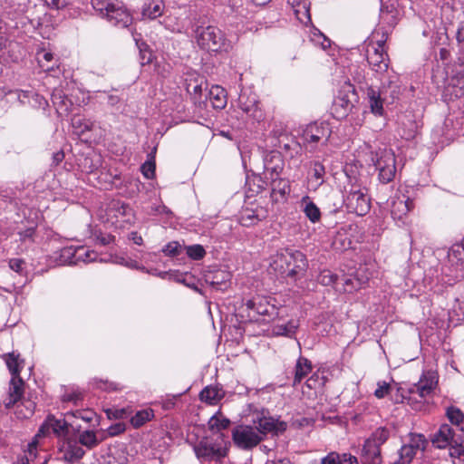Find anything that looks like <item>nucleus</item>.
<instances>
[{"label":"nucleus","mask_w":464,"mask_h":464,"mask_svg":"<svg viewBox=\"0 0 464 464\" xmlns=\"http://www.w3.org/2000/svg\"><path fill=\"white\" fill-rule=\"evenodd\" d=\"M331 136L329 125L326 122L314 121L304 126L301 138L305 146L314 149L320 140L326 142Z\"/></svg>","instance_id":"1a4fd4ad"},{"label":"nucleus","mask_w":464,"mask_h":464,"mask_svg":"<svg viewBox=\"0 0 464 464\" xmlns=\"http://www.w3.org/2000/svg\"><path fill=\"white\" fill-rule=\"evenodd\" d=\"M84 454V450L75 441H69L64 449V459L72 462L81 459Z\"/></svg>","instance_id":"c9c22d12"},{"label":"nucleus","mask_w":464,"mask_h":464,"mask_svg":"<svg viewBox=\"0 0 464 464\" xmlns=\"http://www.w3.org/2000/svg\"><path fill=\"white\" fill-rule=\"evenodd\" d=\"M428 444L424 435L418 433H410V440L407 445L411 447L414 451L424 450Z\"/></svg>","instance_id":"09e8293b"},{"label":"nucleus","mask_w":464,"mask_h":464,"mask_svg":"<svg viewBox=\"0 0 464 464\" xmlns=\"http://www.w3.org/2000/svg\"><path fill=\"white\" fill-rule=\"evenodd\" d=\"M72 127L74 132L79 135H84L93 128V121L81 115H74L71 120Z\"/></svg>","instance_id":"473e14b6"},{"label":"nucleus","mask_w":464,"mask_h":464,"mask_svg":"<svg viewBox=\"0 0 464 464\" xmlns=\"http://www.w3.org/2000/svg\"><path fill=\"white\" fill-rule=\"evenodd\" d=\"M66 429L67 426L64 420H58L53 416H49L44 424L40 427L33 440H36L38 442V438L46 436L49 434L51 430L54 434L60 435Z\"/></svg>","instance_id":"6ab92c4d"},{"label":"nucleus","mask_w":464,"mask_h":464,"mask_svg":"<svg viewBox=\"0 0 464 464\" xmlns=\"http://www.w3.org/2000/svg\"><path fill=\"white\" fill-rule=\"evenodd\" d=\"M194 451L198 459L205 461L219 460L227 454V450L217 443H210L208 440H200L194 446Z\"/></svg>","instance_id":"f8f14e48"},{"label":"nucleus","mask_w":464,"mask_h":464,"mask_svg":"<svg viewBox=\"0 0 464 464\" xmlns=\"http://www.w3.org/2000/svg\"><path fill=\"white\" fill-rule=\"evenodd\" d=\"M302 210L305 217L312 222L317 223L321 219L320 208L310 199L308 196H304L301 200Z\"/></svg>","instance_id":"cd10ccee"},{"label":"nucleus","mask_w":464,"mask_h":464,"mask_svg":"<svg viewBox=\"0 0 464 464\" xmlns=\"http://www.w3.org/2000/svg\"><path fill=\"white\" fill-rule=\"evenodd\" d=\"M327 455L328 459L325 461L328 464H359L357 457L348 452L331 451Z\"/></svg>","instance_id":"72a5a7b5"},{"label":"nucleus","mask_w":464,"mask_h":464,"mask_svg":"<svg viewBox=\"0 0 464 464\" xmlns=\"http://www.w3.org/2000/svg\"><path fill=\"white\" fill-rule=\"evenodd\" d=\"M357 98L354 86L350 82H344L334 100L332 109L334 116L338 119L346 117L353 108Z\"/></svg>","instance_id":"39448f33"},{"label":"nucleus","mask_w":464,"mask_h":464,"mask_svg":"<svg viewBox=\"0 0 464 464\" xmlns=\"http://www.w3.org/2000/svg\"><path fill=\"white\" fill-rule=\"evenodd\" d=\"M274 269L282 276L296 279L307 267V259L299 250L285 249L276 256Z\"/></svg>","instance_id":"7ed1b4c3"},{"label":"nucleus","mask_w":464,"mask_h":464,"mask_svg":"<svg viewBox=\"0 0 464 464\" xmlns=\"http://www.w3.org/2000/svg\"><path fill=\"white\" fill-rule=\"evenodd\" d=\"M165 4L162 0H149L141 9L143 18L154 20L163 14Z\"/></svg>","instance_id":"5701e85b"},{"label":"nucleus","mask_w":464,"mask_h":464,"mask_svg":"<svg viewBox=\"0 0 464 464\" xmlns=\"http://www.w3.org/2000/svg\"><path fill=\"white\" fill-rule=\"evenodd\" d=\"M105 17L110 24L120 28H126L132 23V16L121 4H113Z\"/></svg>","instance_id":"2eb2a0df"},{"label":"nucleus","mask_w":464,"mask_h":464,"mask_svg":"<svg viewBox=\"0 0 464 464\" xmlns=\"http://www.w3.org/2000/svg\"><path fill=\"white\" fill-rule=\"evenodd\" d=\"M231 275L226 271H217L211 276H208L207 283L217 290L225 291L229 286Z\"/></svg>","instance_id":"a878e982"},{"label":"nucleus","mask_w":464,"mask_h":464,"mask_svg":"<svg viewBox=\"0 0 464 464\" xmlns=\"http://www.w3.org/2000/svg\"><path fill=\"white\" fill-rule=\"evenodd\" d=\"M455 37L459 44L464 43V22L458 24Z\"/></svg>","instance_id":"774afa93"},{"label":"nucleus","mask_w":464,"mask_h":464,"mask_svg":"<svg viewBox=\"0 0 464 464\" xmlns=\"http://www.w3.org/2000/svg\"><path fill=\"white\" fill-rule=\"evenodd\" d=\"M209 100L215 109H223L227 105V92L222 87L212 86L208 92Z\"/></svg>","instance_id":"7c9ffc66"},{"label":"nucleus","mask_w":464,"mask_h":464,"mask_svg":"<svg viewBox=\"0 0 464 464\" xmlns=\"http://www.w3.org/2000/svg\"><path fill=\"white\" fill-rule=\"evenodd\" d=\"M313 364L307 358L299 356L294 368L293 386H296L312 372Z\"/></svg>","instance_id":"4be33fe9"},{"label":"nucleus","mask_w":464,"mask_h":464,"mask_svg":"<svg viewBox=\"0 0 464 464\" xmlns=\"http://www.w3.org/2000/svg\"><path fill=\"white\" fill-rule=\"evenodd\" d=\"M373 164L378 170L379 180L387 184L391 182L396 173V159L392 150H381L376 152V158L372 159Z\"/></svg>","instance_id":"423d86ee"},{"label":"nucleus","mask_w":464,"mask_h":464,"mask_svg":"<svg viewBox=\"0 0 464 464\" xmlns=\"http://www.w3.org/2000/svg\"><path fill=\"white\" fill-rule=\"evenodd\" d=\"M141 172L147 179H151L155 174V162L148 160L141 166Z\"/></svg>","instance_id":"bf43d9fd"},{"label":"nucleus","mask_w":464,"mask_h":464,"mask_svg":"<svg viewBox=\"0 0 464 464\" xmlns=\"http://www.w3.org/2000/svg\"><path fill=\"white\" fill-rule=\"evenodd\" d=\"M285 166V161L279 153H272L265 159V172L269 179L279 178Z\"/></svg>","instance_id":"aec40b11"},{"label":"nucleus","mask_w":464,"mask_h":464,"mask_svg":"<svg viewBox=\"0 0 464 464\" xmlns=\"http://www.w3.org/2000/svg\"><path fill=\"white\" fill-rule=\"evenodd\" d=\"M239 108L246 115L253 121V122H261L265 120V112L260 107V102L257 101L256 94L251 93L246 95L241 93L238 98Z\"/></svg>","instance_id":"9d476101"},{"label":"nucleus","mask_w":464,"mask_h":464,"mask_svg":"<svg viewBox=\"0 0 464 464\" xmlns=\"http://www.w3.org/2000/svg\"><path fill=\"white\" fill-rule=\"evenodd\" d=\"M79 443L87 447L88 449H92L99 444V440H97L96 434L92 430H85L82 432L79 436Z\"/></svg>","instance_id":"8fccbe9b"},{"label":"nucleus","mask_w":464,"mask_h":464,"mask_svg":"<svg viewBox=\"0 0 464 464\" xmlns=\"http://www.w3.org/2000/svg\"><path fill=\"white\" fill-rule=\"evenodd\" d=\"M380 17L382 21H386L391 25H393L396 23L395 15L393 14H392L391 12H389L388 10H386L383 5L381 8Z\"/></svg>","instance_id":"0e129e2a"},{"label":"nucleus","mask_w":464,"mask_h":464,"mask_svg":"<svg viewBox=\"0 0 464 464\" xmlns=\"http://www.w3.org/2000/svg\"><path fill=\"white\" fill-rule=\"evenodd\" d=\"M245 305L248 311L247 315L249 317L258 314L264 316V320L266 321L281 319L283 318V312H285L283 306H276V299L271 296H255L247 300Z\"/></svg>","instance_id":"20e7f679"},{"label":"nucleus","mask_w":464,"mask_h":464,"mask_svg":"<svg viewBox=\"0 0 464 464\" xmlns=\"http://www.w3.org/2000/svg\"><path fill=\"white\" fill-rule=\"evenodd\" d=\"M448 258L451 265H459L464 262V241L454 244L450 248Z\"/></svg>","instance_id":"a19ab883"},{"label":"nucleus","mask_w":464,"mask_h":464,"mask_svg":"<svg viewBox=\"0 0 464 464\" xmlns=\"http://www.w3.org/2000/svg\"><path fill=\"white\" fill-rule=\"evenodd\" d=\"M381 94L382 93L380 91H376L372 87H369L367 90L371 111L377 116H382L384 112L383 99L381 97Z\"/></svg>","instance_id":"bb28decb"},{"label":"nucleus","mask_w":464,"mask_h":464,"mask_svg":"<svg viewBox=\"0 0 464 464\" xmlns=\"http://www.w3.org/2000/svg\"><path fill=\"white\" fill-rule=\"evenodd\" d=\"M47 5L53 9H63L66 7L71 0H45Z\"/></svg>","instance_id":"69168bd1"},{"label":"nucleus","mask_w":464,"mask_h":464,"mask_svg":"<svg viewBox=\"0 0 464 464\" xmlns=\"http://www.w3.org/2000/svg\"><path fill=\"white\" fill-rule=\"evenodd\" d=\"M193 34L198 46L207 52L227 53L233 47L226 34L215 25H196Z\"/></svg>","instance_id":"f257e3e1"},{"label":"nucleus","mask_w":464,"mask_h":464,"mask_svg":"<svg viewBox=\"0 0 464 464\" xmlns=\"http://www.w3.org/2000/svg\"><path fill=\"white\" fill-rule=\"evenodd\" d=\"M344 205L347 210L358 216L366 215L370 208V198L366 194V189L360 185H352L344 199Z\"/></svg>","instance_id":"0eeeda50"},{"label":"nucleus","mask_w":464,"mask_h":464,"mask_svg":"<svg viewBox=\"0 0 464 464\" xmlns=\"http://www.w3.org/2000/svg\"><path fill=\"white\" fill-rule=\"evenodd\" d=\"M417 452L404 444L401 447L397 453V459L392 461L393 464H410L415 458Z\"/></svg>","instance_id":"ea45409f"},{"label":"nucleus","mask_w":464,"mask_h":464,"mask_svg":"<svg viewBox=\"0 0 464 464\" xmlns=\"http://www.w3.org/2000/svg\"><path fill=\"white\" fill-rule=\"evenodd\" d=\"M37 445L38 442L36 440H32L28 444V449L24 452V455L21 457L15 464H34L37 458ZM47 460V457L44 456L43 461L40 464H46Z\"/></svg>","instance_id":"f704fd0d"},{"label":"nucleus","mask_w":464,"mask_h":464,"mask_svg":"<svg viewBox=\"0 0 464 464\" xmlns=\"http://www.w3.org/2000/svg\"><path fill=\"white\" fill-rule=\"evenodd\" d=\"M230 425V420L224 417L220 412L213 415L208 420L209 430L212 431H221Z\"/></svg>","instance_id":"37998d69"},{"label":"nucleus","mask_w":464,"mask_h":464,"mask_svg":"<svg viewBox=\"0 0 464 464\" xmlns=\"http://www.w3.org/2000/svg\"><path fill=\"white\" fill-rule=\"evenodd\" d=\"M446 416L451 424L460 427V430H464L462 426L464 420V413L459 408L454 406L447 408Z\"/></svg>","instance_id":"49530a36"},{"label":"nucleus","mask_w":464,"mask_h":464,"mask_svg":"<svg viewBox=\"0 0 464 464\" xmlns=\"http://www.w3.org/2000/svg\"><path fill=\"white\" fill-rule=\"evenodd\" d=\"M450 456L452 459H460L462 456H464V446L462 444L452 443L451 446H450Z\"/></svg>","instance_id":"052dcab7"},{"label":"nucleus","mask_w":464,"mask_h":464,"mask_svg":"<svg viewBox=\"0 0 464 464\" xmlns=\"http://www.w3.org/2000/svg\"><path fill=\"white\" fill-rule=\"evenodd\" d=\"M291 192L290 181L282 178L271 179V194L272 202L280 203L287 199V196Z\"/></svg>","instance_id":"a211bd4d"},{"label":"nucleus","mask_w":464,"mask_h":464,"mask_svg":"<svg viewBox=\"0 0 464 464\" xmlns=\"http://www.w3.org/2000/svg\"><path fill=\"white\" fill-rule=\"evenodd\" d=\"M125 429H126V426L124 423L118 422V423L111 425L107 429V432L110 436L113 437V436H117L119 434L123 433L125 431Z\"/></svg>","instance_id":"e2e57ef3"},{"label":"nucleus","mask_w":464,"mask_h":464,"mask_svg":"<svg viewBox=\"0 0 464 464\" xmlns=\"http://www.w3.org/2000/svg\"><path fill=\"white\" fill-rule=\"evenodd\" d=\"M397 82H398L397 76L390 77L387 82H384L382 83L380 92L382 94H385L388 92H390V96L392 97V100L397 99L401 93V88L397 84Z\"/></svg>","instance_id":"79ce46f5"},{"label":"nucleus","mask_w":464,"mask_h":464,"mask_svg":"<svg viewBox=\"0 0 464 464\" xmlns=\"http://www.w3.org/2000/svg\"><path fill=\"white\" fill-rule=\"evenodd\" d=\"M154 418V411L152 409H144L138 411L131 418L130 424L134 428H140L146 422L151 420Z\"/></svg>","instance_id":"58836bf2"},{"label":"nucleus","mask_w":464,"mask_h":464,"mask_svg":"<svg viewBox=\"0 0 464 464\" xmlns=\"http://www.w3.org/2000/svg\"><path fill=\"white\" fill-rule=\"evenodd\" d=\"M61 256L66 259L70 264L76 265L79 262L89 263L94 261L97 257V254L82 246H70L62 249Z\"/></svg>","instance_id":"ddd939ff"},{"label":"nucleus","mask_w":464,"mask_h":464,"mask_svg":"<svg viewBox=\"0 0 464 464\" xmlns=\"http://www.w3.org/2000/svg\"><path fill=\"white\" fill-rule=\"evenodd\" d=\"M311 178L316 181V188L324 182L325 168L320 161H313L310 164Z\"/></svg>","instance_id":"c03bdc74"},{"label":"nucleus","mask_w":464,"mask_h":464,"mask_svg":"<svg viewBox=\"0 0 464 464\" xmlns=\"http://www.w3.org/2000/svg\"><path fill=\"white\" fill-rule=\"evenodd\" d=\"M361 458L364 464H382L381 448L365 440L362 449Z\"/></svg>","instance_id":"412c9836"},{"label":"nucleus","mask_w":464,"mask_h":464,"mask_svg":"<svg viewBox=\"0 0 464 464\" xmlns=\"http://www.w3.org/2000/svg\"><path fill=\"white\" fill-rule=\"evenodd\" d=\"M114 3L107 2L105 0H92V5L93 8L100 12L102 16L105 17V14L108 13V10L111 9Z\"/></svg>","instance_id":"6e6d98bb"},{"label":"nucleus","mask_w":464,"mask_h":464,"mask_svg":"<svg viewBox=\"0 0 464 464\" xmlns=\"http://www.w3.org/2000/svg\"><path fill=\"white\" fill-rule=\"evenodd\" d=\"M254 426L262 434V440L266 434L280 435L287 429V423L273 417L263 416L254 420Z\"/></svg>","instance_id":"4468645a"},{"label":"nucleus","mask_w":464,"mask_h":464,"mask_svg":"<svg viewBox=\"0 0 464 464\" xmlns=\"http://www.w3.org/2000/svg\"><path fill=\"white\" fill-rule=\"evenodd\" d=\"M83 392L78 388H72L66 390L62 396V401L64 402H72L74 405H78L80 401L83 400Z\"/></svg>","instance_id":"de8ad7c7"},{"label":"nucleus","mask_w":464,"mask_h":464,"mask_svg":"<svg viewBox=\"0 0 464 464\" xmlns=\"http://www.w3.org/2000/svg\"><path fill=\"white\" fill-rule=\"evenodd\" d=\"M202 79L191 78L186 81V90L195 104L202 102Z\"/></svg>","instance_id":"c756f323"},{"label":"nucleus","mask_w":464,"mask_h":464,"mask_svg":"<svg viewBox=\"0 0 464 464\" xmlns=\"http://www.w3.org/2000/svg\"><path fill=\"white\" fill-rule=\"evenodd\" d=\"M436 382L433 378H428L427 376H423L420 379L418 383L414 385V391L421 397L425 398L428 396L432 390L434 389Z\"/></svg>","instance_id":"e433bc0d"},{"label":"nucleus","mask_w":464,"mask_h":464,"mask_svg":"<svg viewBox=\"0 0 464 464\" xmlns=\"http://www.w3.org/2000/svg\"><path fill=\"white\" fill-rule=\"evenodd\" d=\"M75 418L82 419L85 422H91L96 417V413L91 410H77L72 413Z\"/></svg>","instance_id":"4d7b16f0"},{"label":"nucleus","mask_w":464,"mask_h":464,"mask_svg":"<svg viewBox=\"0 0 464 464\" xmlns=\"http://www.w3.org/2000/svg\"><path fill=\"white\" fill-rule=\"evenodd\" d=\"M162 252L167 256H177L181 253V246L178 241H171L162 248Z\"/></svg>","instance_id":"864d4df0"},{"label":"nucleus","mask_w":464,"mask_h":464,"mask_svg":"<svg viewBox=\"0 0 464 464\" xmlns=\"http://www.w3.org/2000/svg\"><path fill=\"white\" fill-rule=\"evenodd\" d=\"M24 261L19 258H13L9 261V266L12 270L19 273L23 269Z\"/></svg>","instance_id":"338daca9"},{"label":"nucleus","mask_w":464,"mask_h":464,"mask_svg":"<svg viewBox=\"0 0 464 464\" xmlns=\"http://www.w3.org/2000/svg\"><path fill=\"white\" fill-rule=\"evenodd\" d=\"M52 101L56 107L57 112L63 116L68 115L70 112V107L72 106L71 102L63 94V92L56 90L52 94Z\"/></svg>","instance_id":"2f4dec72"},{"label":"nucleus","mask_w":464,"mask_h":464,"mask_svg":"<svg viewBox=\"0 0 464 464\" xmlns=\"http://www.w3.org/2000/svg\"><path fill=\"white\" fill-rule=\"evenodd\" d=\"M232 440L241 450H252L263 440L262 434L253 425H237L232 430Z\"/></svg>","instance_id":"6e6552de"},{"label":"nucleus","mask_w":464,"mask_h":464,"mask_svg":"<svg viewBox=\"0 0 464 464\" xmlns=\"http://www.w3.org/2000/svg\"><path fill=\"white\" fill-rule=\"evenodd\" d=\"M268 211L266 208L256 202L245 206L240 211L239 223L244 227H252L266 219Z\"/></svg>","instance_id":"9b49d317"},{"label":"nucleus","mask_w":464,"mask_h":464,"mask_svg":"<svg viewBox=\"0 0 464 464\" xmlns=\"http://www.w3.org/2000/svg\"><path fill=\"white\" fill-rule=\"evenodd\" d=\"M24 382L20 376L12 377L9 387V399L5 402L6 408L13 407L23 395Z\"/></svg>","instance_id":"b1692460"},{"label":"nucleus","mask_w":464,"mask_h":464,"mask_svg":"<svg viewBox=\"0 0 464 464\" xmlns=\"http://www.w3.org/2000/svg\"><path fill=\"white\" fill-rule=\"evenodd\" d=\"M187 255L193 260H200L205 255L206 251L201 245H192L187 246Z\"/></svg>","instance_id":"603ef678"},{"label":"nucleus","mask_w":464,"mask_h":464,"mask_svg":"<svg viewBox=\"0 0 464 464\" xmlns=\"http://www.w3.org/2000/svg\"><path fill=\"white\" fill-rule=\"evenodd\" d=\"M224 397V392L217 386H207L199 393V399L210 405L217 404Z\"/></svg>","instance_id":"c85d7f7f"},{"label":"nucleus","mask_w":464,"mask_h":464,"mask_svg":"<svg viewBox=\"0 0 464 464\" xmlns=\"http://www.w3.org/2000/svg\"><path fill=\"white\" fill-rule=\"evenodd\" d=\"M337 279L338 276L328 269L321 271L317 277L318 283L325 286L334 285Z\"/></svg>","instance_id":"3c124183"},{"label":"nucleus","mask_w":464,"mask_h":464,"mask_svg":"<svg viewBox=\"0 0 464 464\" xmlns=\"http://www.w3.org/2000/svg\"><path fill=\"white\" fill-rule=\"evenodd\" d=\"M454 430L449 424H442L439 430L432 435L430 440L434 447L438 449H446L456 443L454 439Z\"/></svg>","instance_id":"f3484780"},{"label":"nucleus","mask_w":464,"mask_h":464,"mask_svg":"<svg viewBox=\"0 0 464 464\" xmlns=\"http://www.w3.org/2000/svg\"><path fill=\"white\" fill-rule=\"evenodd\" d=\"M4 357L12 377L20 376L22 370L21 362H24L20 359V355L13 352L5 354Z\"/></svg>","instance_id":"4c0bfd02"},{"label":"nucleus","mask_w":464,"mask_h":464,"mask_svg":"<svg viewBox=\"0 0 464 464\" xmlns=\"http://www.w3.org/2000/svg\"><path fill=\"white\" fill-rule=\"evenodd\" d=\"M378 34L379 33L375 32L372 38L365 43V56L371 70L377 75L382 76L388 72L390 58L385 49L387 34L382 32V36L374 41Z\"/></svg>","instance_id":"f03ea898"},{"label":"nucleus","mask_w":464,"mask_h":464,"mask_svg":"<svg viewBox=\"0 0 464 464\" xmlns=\"http://www.w3.org/2000/svg\"><path fill=\"white\" fill-rule=\"evenodd\" d=\"M99 164H100V160H92L91 158H84L83 160V169H84V171H86L87 173H92L93 172L95 169H98L99 167Z\"/></svg>","instance_id":"680f3d73"},{"label":"nucleus","mask_w":464,"mask_h":464,"mask_svg":"<svg viewBox=\"0 0 464 464\" xmlns=\"http://www.w3.org/2000/svg\"><path fill=\"white\" fill-rule=\"evenodd\" d=\"M390 437V430L387 428L380 427L376 429L371 435L370 438L366 440L367 442H372V444H375L377 447H380L384 444Z\"/></svg>","instance_id":"a18cd8bd"},{"label":"nucleus","mask_w":464,"mask_h":464,"mask_svg":"<svg viewBox=\"0 0 464 464\" xmlns=\"http://www.w3.org/2000/svg\"><path fill=\"white\" fill-rule=\"evenodd\" d=\"M343 291L344 292H353L358 290L362 287V282H361L358 278L346 277L343 280Z\"/></svg>","instance_id":"5fc2aeb1"},{"label":"nucleus","mask_w":464,"mask_h":464,"mask_svg":"<svg viewBox=\"0 0 464 464\" xmlns=\"http://www.w3.org/2000/svg\"><path fill=\"white\" fill-rule=\"evenodd\" d=\"M378 387L374 391V396L378 399L384 398L391 391V385L386 382H379L377 383Z\"/></svg>","instance_id":"13d9d810"},{"label":"nucleus","mask_w":464,"mask_h":464,"mask_svg":"<svg viewBox=\"0 0 464 464\" xmlns=\"http://www.w3.org/2000/svg\"><path fill=\"white\" fill-rule=\"evenodd\" d=\"M298 328L296 320H288L286 323H276L271 328V333L275 336L293 337Z\"/></svg>","instance_id":"393cba45"},{"label":"nucleus","mask_w":464,"mask_h":464,"mask_svg":"<svg viewBox=\"0 0 464 464\" xmlns=\"http://www.w3.org/2000/svg\"><path fill=\"white\" fill-rule=\"evenodd\" d=\"M414 203L410 197L404 194H396L392 199L391 214L395 220H403L408 213L413 209Z\"/></svg>","instance_id":"dca6fc26"}]
</instances>
